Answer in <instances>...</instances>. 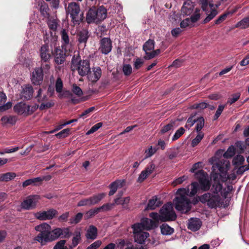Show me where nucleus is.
I'll return each instance as SVG.
<instances>
[{
  "mask_svg": "<svg viewBox=\"0 0 249 249\" xmlns=\"http://www.w3.org/2000/svg\"><path fill=\"white\" fill-rule=\"evenodd\" d=\"M71 68L72 71H76L81 76H85L90 70L89 61L81 60L80 56L74 55L71 61Z\"/></svg>",
  "mask_w": 249,
  "mask_h": 249,
  "instance_id": "20e7f679",
  "label": "nucleus"
},
{
  "mask_svg": "<svg viewBox=\"0 0 249 249\" xmlns=\"http://www.w3.org/2000/svg\"><path fill=\"white\" fill-rule=\"evenodd\" d=\"M162 202L160 198H158L156 196H153L152 198L149 200L146 209L147 210H154L156 208L160 206Z\"/></svg>",
  "mask_w": 249,
  "mask_h": 249,
  "instance_id": "412c9836",
  "label": "nucleus"
},
{
  "mask_svg": "<svg viewBox=\"0 0 249 249\" xmlns=\"http://www.w3.org/2000/svg\"><path fill=\"white\" fill-rule=\"evenodd\" d=\"M43 73L42 70L40 68H36L33 72L31 77V81L35 85H39L43 80Z\"/></svg>",
  "mask_w": 249,
  "mask_h": 249,
  "instance_id": "dca6fc26",
  "label": "nucleus"
},
{
  "mask_svg": "<svg viewBox=\"0 0 249 249\" xmlns=\"http://www.w3.org/2000/svg\"><path fill=\"white\" fill-rule=\"evenodd\" d=\"M222 188L223 186L222 184L219 182H215L212 186L211 191L214 194H218L222 191Z\"/></svg>",
  "mask_w": 249,
  "mask_h": 249,
  "instance_id": "a19ab883",
  "label": "nucleus"
},
{
  "mask_svg": "<svg viewBox=\"0 0 249 249\" xmlns=\"http://www.w3.org/2000/svg\"><path fill=\"white\" fill-rule=\"evenodd\" d=\"M148 176L149 175L146 173L144 170L142 171L139 175L137 181L139 183H142L148 177Z\"/></svg>",
  "mask_w": 249,
  "mask_h": 249,
  "instance_id": "0e129e2a",
  "label": "nucleus"
},
{
  "mask_svg": "<svg viewBox=\"0 0 249 249\" xmlns=\"http://www.w3.org/2000/svg\"><path fill=\"white\" fill-rule=\"evenodd\" d=\"M65 54L62 50L58 48H55L54 56V61L57 64H63L65 61Z\"/></svg>",
  "mask_w": 249,
  "mask_h": 249,
  "instance_id": "aec40b11",
  "label": "nucleus"
},
{
  "mask_svg": "<svg viewBox=\"0 0 249 249\" xmlns=\"http://www.w3.org/2000/svg\"><path fill=\"white\" fill-rule=\"evenodd\" d=\"M72 91L78 97H80L83 94L82 89L80 87L77 86L76 85H73Z\"/></svg>",
  "mask_w": 249,
  "mask_h": 249,
  "instance_id": "680f3d73",
  "label": "nucleus"
},
{
  "mask_svg": "<svg viewBox=\"0 0 249 249\" xmlns=\"http://www.w3.org/2000/svg\"><path fill=\"white\" fill-rule=\"evenodd\" d=\"M249 27V16L243 18L236 24V27L245 29Z\"/></svg>",
  "mask_w": 249,
  "mask_h": 249,
  "instance_id": "e433bc0d",
  "label": "nucleus"
},
{
  "mask_svg": "<svg viewBox=\"0 0 249 249\" xmlns=\"http://www.w3.org/2000/svg\"><path fill=\"white\" fill-rule=\"evenodd\" d=\"M119 185L122 186L121 182L120 181H115L112 182L109 185V186L110 190L109 192L108 195L109 196H111L113 195L116 193Z\"/></svg>",
  "mask_w": 249,
  "mask_h": 249,
  "instance_id": "473e14b6",
  "label": "nucleus"
},
{
  "mask_svg": "<svg viewBox=\"0 0 249 249\" xmlns=\"http://www.w3.org/2000/svg\"><path fill=\"white\" fill-rule=\"evenodd\" d=\"M35 230L40 232L36 240L40 243L52 241L59 237L69 238L71 235L69 228H56L51 231V226L46 223L36 226Z\"/></svg>",
  "mask_w": 249,
  "mask_h": 249,
  "instance_id": "f257e3e1",
  "label": "nucleus"
},
{
  "mask_svg": "<svg viewBox=\"0 0 249 249\" xmlns=\"http://www.w3.org/2000/svg\"><path fill=\"white\" fill-rule=\"evenodd\" d=\"M141 227H142L141 224L136 223L132 225V228L133 230L135 242L142 244L146 239L149 236V234L147 232L143 231V230L141 229Z\"/></svg>",
  "mask_w": 249,
  "mask_h": 249,
  "instance_id": "9d476101",
  "label": "nucleus"
},
{
  "mask_svg": "<svg viewBox=\"0 0 249 249\" xmlns=\"http://www.w3.org/2000/svg\"><path fill=\"white\" fill-rule=\"evenodd\" d=\"M33 88L29 85L22 87V90L21 93V98L25 99H30L33 94Z\"/></svg>",
  "mask_w": 249,
  "mask_h": 249,
  "instance_id": "4be33fe9",
  "label": "nucleus"
},
{
  "mask_svg": "<svg viewBox=\"0 0 249 249\" xmlns=\"http://www.w3.org/2000/svg\"><path fill=\"white\" fill-rule=\"evenodd\" d=\"M97 228L93 225H90L87 231L86 236L88 239L94 240L97 238Z\"/></svg>",
  "mask_w": 249,
  "mask_h": 249,
  "instance_id": "5701e85b",
  "label": "nucleus"
},
{
  "mask_svg": "<svg viewBox=\"0 0 249 249\" xmlns=\"http://www.w3.org/2000/svg\"><path fill=\"white\" fill-rule=\"evenodd\" d=\"M62 40L63 42L62 47H66L70 44V39L67 32L63 29L61 32Z\"/></svg>",
  "mask_w": 249,
  "mask_h": 249,
  "instance_id": "f704fd0d",
  "label": "nucleus"
},
{
  "mask_svg": "<svg viewBox=\"0 0 249 249\" xmlns=\"http://www.w3.org/2000/svg\"><path fill=\"white\" fill-rule=\"evenodd\" d=\"M103 125L102 123H98L95 125H94L93 126L91 127V128L87 132V135H90V134H92L96 131H97L100 127H101Z\"/></svg>",
  "mask_w": 249,
  "mask_h": 249,
  "instance_id": "864d4df0",
  "label": "nucleus"
},
{
  "mask_svg": "<svg viewBox=\"0 0 249 249\" xmlns=\"http://www.w3.org/2000/svg\"><path fill=\"white\" fill-rule=\"evenodd\" d=\"M196 130L197 132H202L201 131L204 125V119L203 117H197L196 122Z\"/></svg>",
  "mask_w": 249,
  "mask_h": 249,
  "instance_id": "c9c22d12",
  "label": "nucleus"
},
{
  "mask_svg": "<svg viewBox=\"0 0 249 249\" xmlns=\"http://www.w3.org/2000/svg\"><path fill=\"white\" fill-rule=\"evenodd\" d=\"M240 96V93H236L231 95V97L227 101V104H229L230 105L237 101Z\"/></svg>",
  "mask_w": 249,
  "mask_h": 249,
  "instance_id": "13d9d810",
  "label": "nucleus"
},
{
  "mask_svg": "<svg viewBox=\"0 0 249 249\" xmlns=\"http://www.w3.org/2000/svg\"><path fill=\"white\" fill-rule=\"evenodd\" d=\"M199 12L200 9L198 8L195 9V13L191 17V20L192 22H195L200 18V14Z\"/></svg>",
  "mask_w": 249,
  "mask_h": 249,
  "instance_id": "4d7b16f0",
  "label": "nucleus"
},
{
  "mask_svg": "<svg viewBox=\"0 0 249 249\" xmlns=\"http://www.w3.org/2000/svg\"><path fill=\"white\" fill-rule=\"evenodd\" d=\"M52 51L47 44L42 45L39 49V56L41 61L48 63L51 59Z\"/></svg>",
  "mask_w": 249,
  "mask_h": 249,
  "instance_id": "4468645a",
  "label": "nucleus"
},
{
  "mask_svg": "<svg viewBox=\"0 0 249 249\" xmlns=\"http://www.w3.org/2000/svg\"><path fill=\"white\" fill-rule=\"evenodd\" d=\"M195 178L199 182V187L203 191H208L211 186V181L209 179L208 174L203 170H199L195 174Z\"/></svg>",
  "mask_w": 249,
  "mask_h": 249,
  "instance_id": "1a4fd4ad",
  "label": "nucleus"
},
{
  "mask_svg": "<svg viewBox=\"0 0 249 249\" xmlns=\"http://www.w3.org/2000/svg\"><path fill=\"white\" fill-rule=\"evenodd\" d=\"M123 71L124 73L126 76L130 75L132 71V69L130 65L124 64L123 65Z\"/></svg>",
  "mask_w": 249,
  "mask_h": 249,
  "instance_id": "603ef678",
  "label": "nucleus"
},
{
  "mask_svg": "<svg viewBox=\"0 0 249 249\" xmlns=\"http://www.w3.org/2000/svg\"><path fill=\"white\" fill-rule=\"evenodd\" d=\"M235 146L239 149V153L240 154L243 153L245 150L247 149V146L245 142L237 141L235 143Z\"/></svg>",
  "mask_w": 249,
  "mask_h": 249,
  "instance_id": "37998d69",
  "label": "nucleus"
},
{
  "mask_svg": "<svg viewBox=\"0 0 249 249\" xmlns=\"http://www.w3.org/2000/svg\"><path fill=\"white\" fill-rule=\"evenodd\" d=\"M17 121V118L15 116L5 115L2 117L1 121L3 125H14Z\"/></svg>",
  "mask_w": 249,
  "mask_h": 249,
  "instance_id": "a878e982",
  "label": "nucleus"
},
{
  "mask_svg": "<svg viewBox=\"0 0 249 249\" xmlns=\"http://www.w3.org/2000/svg\"><path fill=\"white\" fill-rule=\"evenodd\" d=\"M235 12V10H232L225 12L223 14L221 15L219 18L215 21V24H218L224 21L226 18L230 15H232Z\"/></svg>",
  "mask_w": 249,
  "mask_h": 249,
  "instance_id": "79ce46f5",
  "label": "nucleus"
},
{
  "mask_svg": "<svg viewBox=\"0 0 249 249\" xmlns=\"http://www.w3.org/2000/svg\"><path fill=\"white\" fill-rule=\"evenodd\" d=\"M244 161V157L242 155L239 154L233 159L232 163L235 168H237L238 166L242 165Z\"/></svg>",
  "mask_w": 249,
  "mask_h": 249,
  "instance_id": "7c9ffc66",
  "label": "nucleus"
},
{
  "mask_svg": "<svg viewBox=\"0 0 249 249\" xmlns=\"http://www.w3.org/2000/svg\"><path fill=\"white\" fill-rule=\"evenodd\" d=\"M75 233V235L72 240V244L70 246V248L71 249L75 247L79 244V241L81 240L80 232L79 231H76Z\"/></svg>",
  "mask_w": 249,
  "mask_h": 249,
  "instance_id": "4c0bfd02",
  "label": "nucleus"
},
{
  "mask_svg": "<svg viewBox=\"0 0 249 249\" xmlns=\"http://www.w3.org/2000/svg\"><path fill=\"white\" fill-rule=\"evenodd\" d=\"M54 103L52 101H45L44 99L42 100V102L40 105V108H50L53 106Z\"/></svg>",
  "mask_w": 249,
  "mask_h": 249,
  "instance_id": "bf43d9fd",
  "label": "nucleus"
},
{
  "mask_svg": "<svg viewBox=\"0 0 249 249\" xmlns=\"http://www.w3.org/2000/svg\"><path fill=\"white\" fill-rule=\"evenodd\" d=\"M106 196L104 193L93 195L89 197L91 206L98 203Z\"/></svg>",
  "mask_w": 249,
  "mask_h": 249,
  "instance_id": "c85d7f7f",
  "label": "nucleus"
},
{
  "mask_svg": "<svg viewBox=\"0 0 249 249\" xmlns=\"http://www.w3.org/2000/svg\"><path fill=\"white\" fill-rule=\"evenodd\" d=\"M100 43L101 45L99 49L103 53L107 54L111 51L112 45L109 38H103L101 39Z\"/></svg>",
  "mask_w": 249,
  "mask_h": 249,
  "instance_id": "f3484780",
  "label": "nucleus"
},
{
  "mask_svg": "<svg viewBox=\"0 0 249 249\" xmlns=\"http://www.w3.org/2000/svg\"><path fill=\"white\" fill-rule=\"evenodd\" d=\"M161 233L163 235H170L174 232V228L169 226L167 224H162L160 226Z\"/></svg>",
  "mask_w": 249,
  "mask_h": 249,
  "instance_id": "bb28decb",
  "label": "nucleus"
},
{
  "mask_svg": "<svg viewBox=\"0 0 249 249\" xmlns=\"http://www.w3.org/2000/svg\"><path fill=\"white\" fill-rule=\"evenodd\" d=\"M235 154V148L232 145L230 146L224 153L223 157L226 159L232 157Z\"/></svg>",
  "mask_w": 249,
  "mask_h": 249,
  "instance_id": "58836bf2",
  "label": "nucleus"
},
{
  "mask_svg": "<svg viewBox=\"0 0 249 249\" xmlns=\"http://www.w3.org/2000/svg\"><path fill=\"white\" fill-rule=\"evenodd\" d=\"M38 6H39V11L41 15L45 18H48L49 14L48 13L49 8L47 3L44 1H41L39 2Z\"/></svg>",
  "mask_w": 249,
  "mask_h": 249,
  "instance_id": "cd10ccee",
  "label": "nucleus"
},
{
  "mask_svg": "<svg viewBox=\"0 0 249 249\" xmlns=\"http://www.w3.org/2000/svg\"><path fill=\"white\" fill-rule=\"evenodd\" d=\"M159 213L161 214V222L174 221L177 218L173 205L170 203L164 204L160 209Z\"/></svg>",
  "mask_w": 249,
  "mask_h": 249,
  "instance_id": "423d86ee",
  "label": "nucleus"
},
{
  "mask_svg": "<svg viewBox=\"0 0 249 249\" xmlns=\"http://www.w3.org/2000/svg\"><path fill=\"white\" fill-rule=\"evenodd\" d=\"M161 214L156 212H152L149 214V216L153 219V220L159 223V221H161Z\"/></svg>",
  "mask_w": 249,
  "mask_h": 249,
  "instance_id": "052dcab7",
  "label": "nucleus"
},
{
  "mask_svg": "<svg viewBox=\"0 0 249 249\" xmlns=\"http://www.w3.org/2000/svg\"><path fill=\"white\" fill-rule=\"evenodd\" d=\"M48 25L51 30L55 31L58 25V20L54 18H49L48 20Z\"/></svg>",
  "mask_w": 249,
  "mask_h": 249,
  "instance_id": "72a5a7b5",
  "label": "nucleus"
},
{
  "mask_svg": "<svg viewBox=\"0 0 249 249\" xmlns=\"http://www.w3.org/2000/svg\"><path fill=\"white\" fill-rule=\"evenodd\" d=\"M202 10L207 15V17L203 21L204 23H206L211 20L218 14L216 7L213 3L209 2L208 0H200Z\"/></svg>",
  "mask_w": 249,
  "mask_h": 249,
  "instance_id": "0eeeda50",
  "label": "nucleus"
},
{
  "mask_svg": "<svg viewBox=\"0 0 249 249\" xmlns=\"http://www.w3.org/2000/svg\"><path fill=\"white\" fill-rule=\"evenodd\" d=\"M89 33L86 30H82L80 31L77 35V39L80 44H83V46L85 47L86 43L89 38Z\"/></svg>",
  "mask_w": 249,
  "mask_h": 249,
  "instance_id": "b1692460",
  "label": "nucleus"
},
{
  "mask_svg": "<svg viewBox=\"0 0 249 249\" xmlns=\"http://www.w3.org/2000/svg\"><path fill=\"white\" fill-rule=\"evenodd\" d=\"M195 4L191 0H186L181 8V14L188 16L191 15L194 10Z\"/></svg>",
  "mask_w": 249,
  "mask_h": 249,
  "instance_id": "6ab92c4d",
  "label": "nucleus"
},
{
  "mask_svg": "<svg viewBox=\"0 0 249 249\" xmlns=\"http://www.w3.org/2000/svg\"><path fill=\"white\" fill-rule=\"evenodd\" d=\"M206 108H210L209 105L205 102H201L192 105L189 109H205Z\"/></svg>",
  "mask_w": 249,
  "mask_h": 249,
  "instance_id": "c03bdc74",
  "label": "nucleus"
},
{
  "mask_svg": "<svg viewBox=\"0 0 249 249\" xmlns=\"http://www.w3.org/2000/svg\"><path fill=\"white\" fill-rule=\"evenodd\" d=\"M37 196H30L24 200L21 204V207L25 210H31L34 209L37 203Z\"/></svg>",
  "mask_w": 249,
  "mask_h": 249,
  "instance_id": "ddd939ff",
  "label": "nucleus"
},
{
  "mask_svg": "<svg viewBox=\"0 0 249 249\" xmlns=\"http://www.w3.org/2000/svg\"><path fill=\"white\" fill-rule=\"evenodd\" d=\"M77 206L78 207L91 206L89 197L80 200L77 204Z\"/></svg>",
  "mask_w": 249,
  "mask_h": 249,
  "instance_id": "e2e57ef3",
  "label": "nucleus"
},
{
  "mask_svg": "<svg viewBox=\"0 0 249 249\" xmlns=\"http://www.w3.org/2000/svg\"><path fill=\"white\" fill-rule=\"evenodd\" d=\"M67 13L70 15L71 20L74 24H79L82 19V14L80 9L76 2L70 3L66 9Z\"/></svg>",
  "mask_w": 249,
  "mask_h": 249,
  "instance_id": "6e6552de",
  "label": "nucleus"
},
{
  "mask_svg": "<svg viewBox=\"0 0 249 249\" xmlns=\"http://www.w3.org/2000/svg\"><path fill=\"white\" fill-rule=\"evenodd\" d=\"M63 84L62 80L60 78H57L55 83V89L57 92L59 93V97L60 98H68L70 99L71 102L75 104L77 102V100H75L73 98L72 93L70 91H63Z\"/></svg>",
  "mask_w": 249,
  "mask_h": 249,
  "instance_id": "9b49d317",
  "label": "nucleus"
},
{
  "mask_svg": "<svg viewBox=\"0 0 249 249\" xmlns=\"http://www.w3.org/2000/svg\"><path fill=\"white\" fill-rule=\"evenodd\" d=\"M16 113L18 115H23V116H27L31 115L34 112L35 110H15Z\"/></svg>",
  "mask_w": 249,
  "mask_h": 249,
  "instance_id": "5fc2aeb1",
  "label": "nucleus"
},
{
  "mask_svg": "<svg viewBox=\"0 0 249 249\" xmlns=\"http://www.w3.org/2000/svg\"><path fill=\"white\" fill-rule=\"evenodd\" d=\"M150 222V219L147 218H143L141 223H139L141 224V226L140 228L141 229H147L149 230V223Z\"/></svg>",
  "mask_w": 249,
  "mask_h": 249,
  "instance_id": "8fccbe9b",
  "label": "nucleus"
},
{
  "mask_svg": "<svg viewBox=\"0 0 249 249\" xmlns=\"http://www.w3.org/2000/svg\"><path fill=\"white\" fill-rule=\"evenodd\" d=\"M185 132V129L183 127H181L178 129L172 137V141H175L179 138Z\"/></svg>",
  "mask_w": 249,
  "mask_h": 249,
  "instance_id": "de8ad7c7",
  "label": "nucleus"
},
{
  "mask_svg": "<svg viewBox=\"0 0 249 249\" xmlns=\"http://www.w3.org/2000/svg\"><path fill=\"white\" fill-rule=\"evenodd\" d=\"M107 17V10L103 6L96 8L95 6L90 8L86 16V21L88 23H99Z\"/></svg>",
  "mask_w": 249,
  "mask_h": 249,
  "instance_id": "7ed1b4c3",
  "label": "nucleus"
},
{
  "mask_svg": "<svg viewBox=\"0 0 249 249\" xmlns=\"http://www.w3.org/2000/svg\"><path fill=\"white\" fill-rule=\"evenodd\" d=\"M83 217V213H78L76 214L75 216L72 218H71L70 219V223L71 224H76L78 223L82 219Z\"/></svg>",
  "mask_w": 249,
  "mask_h": 249,
  "instance_id": "49530a36",
  "label": "nucleus"
},
{
  "mask_svg": "<svg viewBox=\"0 0 249 249\" xmlns=\"http://www.w3.org/2000/svg\"><path fill=\"white\" fill-rule=\"evenodd\" d=\"M155 165L154 163L151 161L148 163V164L146 167L145 169L144 170L146 173H147L149 175L153 173L154 169H155Z\"/></svg>",
  "mask_w": 249,
  "mask_h": 249,
  "instance_id": "6e6d98bb",
  "label": "nucleus"
},
{
  "mask_svg": "<svg viewBox=\"0 0 249 249\" xmlns=\"http://www.w3.org/2000/svg\"><path fill=\"white\" fill-rule=\"evenodd\" d=\"M58 214V212L53 209H51L47 211L39 212L35 213V217L40 220L52 219Z\"/></svg>",
  "mask_w": 249,
  "mask_h": 249,
  "instance_id": "f8f14e48",
  "label": "nucleus"
},
{
  "mask_svg": "<svg viewBox=\"0 0 249 249\" xmlns=\"http://www.w3.org/2000/svg\"><path fill=\"white\" fill-rule=\"evenodd\" d=\"M42 181V179L40 177L28 179L23 182L22 187L25 188L30 185H36L37 183Z\"/></svg>",
  "mask_w": 249,
  "mask_h": 249,
  "instance_id": "c756f323",
  "label": "nucleus"
},
{
  "mask_svg": "<svg viewBox=\"0 0 249 249\" xmlns=\"http://www.w3.org/2000/svg\"><path fill=\"white\" fill-rule=\"evenodd\" d=\"M101 75V68L99 67H95L92 68L91 71L89 70V72L87 75L89 81L91 82H96L100 78Z\"/></svg>",
  "mask_w": 249,
  "mask_h": 249,
  "instance_id": "2eb2a0df",
  "label": "nucleus"
},
{
  "mask_svg": "<svg viewBox=\"0 0 249 249\" xmlns=\"http://www.w3.org/2000/svg\"><path fill=\"white\" fill-rule=\"evenodd\" d=\"M66 241L65 240H61L56 243L53 247V249H68L67 246H65Z\"/></svg>",
  "mask_w": 249,
  "mask_h": 249,
  "instance_id": "3c124183",
  "label": "nucleus"
},
{
  "mask_svg": "<svg viewBox=\"0 0 249 249\" xmlns=\"http://www.w3.org/2000/svg\"><path fill=\"white\" fill-rule=\"evenodd\" d=\"M114 206L112 203H107L104 204L101 207H99L101 212L108 211L111 210Z\"/></svg>",
  "mask_w": 249,
  "mask_h": 249,
  "instance_id": "338daca9",
  "label": "nucleus"
},
{
  "mask_svg": "<svg viewBox=\"0 0 249 249\" xmlns=\"http://www.w3.org/2000/svg\"><path fill=\"white\" fill-rule=\"evenodd\" d=\"M198 183L197 182H193L191 184V191L190 195L194 196L197 192L198 189Z\"/></svg>",
  "mask_w": 249,
  "mask_h": 249,
  "instance_id": "09e8293b",
  "label": "nucleus"
},
{
  "mask_svg": "<svg viewBox=\"0 0 249 249\" xmlns=\"http://www.w3.org/2000/svg\"><path fill=\"white\" fill-rule=\"evenodd\" d=\"M199 200L202 203H207V206L211 208H216L221 205V197L219 194L207 193L199 197Z\"/></svg>",
  "mask_w": 249,
  "mask_h": 249,
  "instance_id": "39448f33",
  "label": "nucleus"
},
{
  "mask_svg": "<svg viewBox=\"0 0 249 249\" xmlns=\"http://www.w3.org/2000/svg\"><path fill=\"white\" fill-rule=\"evenodd\" d=\"M102 242L100 240H97L89 246L87 249H97L101 245Z\"/></svg>",
  "mask_w": 249,
  "mask_h": 249,
  "instance_id": "774afa93",
  "label": "nucleus"
},
{
  "mask_svg": "<svg viewBox=\"0 0 249 249\" xmlns=\"http://www.w3.org/2000/svg\"><path fill=\"white\" fill-rule=\"evenodd\" d=\"M202 226V221L197 218H191L188 220L187 228L193 231L199 230Z\"/></svg>",
  "mask_w": 249,
  "mask_h": 249,
  "instance_id": "a211bd4d",
  "label": "nucleus"
},
{
  "mask_svg": "<svg viewBox=\"0 0 249 249\" xmlns=\"http://www.w3.org/2000/svg\"><path fill=\"white\" fill-rule=\"evenodd\" d=\"M70 128H66L57 133L55 136L59 139L66 138L70 134Z\"/></svg>",
  "mask_w": 249,
  "mask_h": 249,
  "instance_id": "a18cd8bd",
  "label": "nucleus"
},
{
  "mask_svg": "<svg viewBox=\"0 0 249 249\" xmlns=\"http://www.w3.org/2000/svg\"><path fill=\"white\" fill-rule=\"evenodd\" d=\"M155 46V41L152 39H149L143 45V50L145 52V56H147L149 53H150Z\"/></svg>",
  "mask_w": 249,
  "mask_h": 249,
  "instance_id": "393cba45",
  "label": "nucleus"
},
{
  "mask_svg": "<svg viewBox=\"0 0 249 249\" xmlns=\"http://www.w3.org/2000/svg\"><path fill=\"white\" fill-rule=\"evenodd\" d=\"M187 192H189V189L186 190L183 188L178 189L177 194L179 196H176L174 200L175 208L182 213H187L191 210L190 200L185 196Z\"/></svg>",
  "mask_w": 249,
  "mask_h": 249,
  "instance_id": "f03ea898",
  "label": "nucleus"
},
{
  "mask_svg": "<svg viewBox=\"0 0 249 249\" xmlns=\"http://www.w3.org/2000/svg\"><path fill=\"white\" fill-rule=\"evenodd\" d=\"M14 109H30V106L26 105L24 102H21L16 105Z\"/></svg>",
  "mask_w": 249,
  "mask_h": 249,
  "instance_id": "69168bd1",
  "label": "nucleus"
},
{
  "mask_svg": "<svg viewBox=\"0 0 249 249\" xmlns=\"http://www.w3.org/2000/svg\"><path fill=\"white\" fill-rule=\"evenodd\" d=\"M198 134L194 138L191 142V145L192 147H195L196 146L203 138L204 134L203 132H197Z\"/></svg>",
  "mask_w": 249,
  "mask_h": 249,
  "instance_id": "ea45409f",
  "label": "nucleus"
},
{
  "mask_svg": "<svg viewBox=\"0 0 249 249\" xmlns=\"http://www.w3.org/2000/svg\"><path fill=\"white\" fill-rule=\"evenodd\" d=\"M16 175L14 173L8 172L0 175V181H8L14 178Z\"/></svg>",
  "mask_w": 249,
  "mask_h": 249,
  "instance_id": "2f4dec72",
  "label": "nucleus"
}]
</instances>
